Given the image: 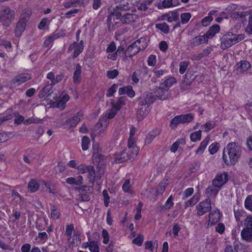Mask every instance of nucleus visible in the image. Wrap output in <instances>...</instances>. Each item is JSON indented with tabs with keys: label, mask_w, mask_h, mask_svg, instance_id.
<instances>
[{
	"label": "nucleus",
	"mask_w": 252,
	"mask_h": 252,
	"mask_svg": "<svg viewBox=\"0 0 252 252\" xmlns=\"http://www.w3.org/2000/svg\"><path fill=\"white\" fill-rule=\"evenodd\" d=\"M143 241V235L141 234H139L137 235L136 238H134L132 240V243L137 245L138 246H140L142 244Z\"/></svg>",
	"instance_id": "obj_52"
},
{
	"label": "nucleus",
	"mask_w": 252,
	"mask_h": 252,
	"mask_svg": "<svg viewBox=\"0 0 252 252\" xmlns=\"http://www.w3.org/2000/svg\"><path fill=\"white\" fill-rule=\"evenodd\" d=\"M208 39L204 34L203 35H198L189 40V44L191 47L199 46L208 42Z\"/></svg>",
	"instance_id": "obj_14"
},
{
	"label": "nucleus",
	"mask_w": 252,
	"mask_h": 252,
	"mask_svg": "<svg viewBox=\"0 0 252 252\" xmlns=\"http://www.w3.org/2000/svg\"><path fill=\"white\" fill-rule=\"evenodd\" d=\"M191 17L190 13L186 12L181 14V23L185 24L187 23Z\"/></svg>",
	"instance_id": "obj_50"
},
{
	"label": "nucleus",
	"mask_w": 252,
	"mask_h": 252,
	"mask_svg": "<svg viewBox=\"0 0 252 252\" xmlns=\"http://www.w3.org/2000/svg\"><path fill=\"white\" fill-rule=\"evenodd\" d=\"M129 160L134 159L138 155L139 149L137 146L127 147L124 150Z\"/></svg>",
	"instance_id": "obj_18"
},
{
	"label": "nucleus",
	"mask_w": 252,
	"mask_h": 252,
	"mask_svg": "<svg viewBox=\"0 0 252 252\" xmlns=\"http://www.w3.org/2000/svg\"><path fill=\"white\" fill-rule=\"evenodd\" d=\"M69 96L68 94H64L61 100L58 102L57 105L58 107L63 106L64 104L69 100Z\"/></svg>",
	"instance_id": "obj_53"
},
{
	"label": "nucleus",
	"mask_w": 252,
	"mask_h": 252,
	"mask_svg": "<svg viewBox=\"0 0 252 252\" xmlns=\"http://www.w3.org/2000/svg\"><path fill=\"white\" fill-rule=\"evenodd\" d=\"M199 195L195 194L190 199L185 202V208L193 206L199 200Z\"/></svg>",
	"instance_id": "obj_38"
},
{
	"label": "nucleus",
	"mask_w": 252,
	"mask_h": 252,
	"mask_svg": "<svg viewBox=\"0 0 252 252\" xmlns=\"http://www.w3.org/2000/svg\"><path fill=\"white\" fill-rule=\"evenodd\" d=\"M212 209L211 199L209 198L201 201L196 206V215L201 216L210 212Z\"/></svg>",
	"instance_id": "obj_7"
},
{
	"label": "nucleus",
	"mask_w": 252,
	"mask_h": 252,
	"mask_svg": "<svg viewBox=\"0 0 252 252\" xmlns=\"http://www.w3.org/2000/svg\"><path fill=\"white\" fill-rule=\"evenodd\" d=\"M126 98L124 96H121L119 98L118 101L116 103H112V105L113 108L116 109L117 111L120 110L123 105L125 104Z\"/></svg>",
	"instance_id": "obj_37"
},
{
	"label": "nucleus",
	"mask_w": 252,
	"mask_h": 252,
	"mask_svg": "<svg viewBox=\"0 0 252 252\" xmlns=\"http://www.w3.org/2000/svg\"><path fill=\"white\" fill-rule=\"evenodd\" d=\"M244 206L247 210L252 212V195L247 196L244 201Z\"/></svg>",
	"instance_id": "obj_43"
},
{
	"label": "nucleus",
	"mask_w": 252,
	"mask_h": 252,
	"mask_svg": "<svg viewBox=\"0 0 252 252\" xmlns=\"http://www.w3.org/2000/svg\"><path fill=\"white\" fill-rule=\"evenodd\" d=\"M53 85L52 84H48L44 87L40 91L38 94V96L39 98H42L45 96V95L49 92L52 89Z\"/></svg>",
	"instance_id": "obj_42"
},
{
	"label": "nucleus",
	"mask_w": 252,
	"mask_h": 252,
	"mask_svg": "<svg viewBox=\"0 0 252 252\" xmlns=\"http://www.w3.org/2000/svg\"><path fill=\"white\" fill-rule=\"evenodd\" d=\"M82 66L79 63L76 65L73 76V81L75 84H78L80 82V75L82 72Z\"/></svg>",
	"instance_id": "obj_23"
},
{
	"label": "nucleus",
	"mask_w": 252,
	"mask_h": 252,
	"mask_svg": "<svg viewBox=\"0 0 252 252\" xmlns=\"http://www.w3.org/2000/svg\"><path fill=\"white\" fill-rule=\"evenodd\" d=\"M216 122L214 121H208L205 124L201 126V128L205 132H208L216 126Z\"/></svg>",
	"instance_id": "obj_33"
},
{
	"label": "nucleus",
	"mask_w": 252,
	"mask_h": 252,
	"mask_svg": "<svg viewBox=\"0 0 252 252\" xmlns=\"http://www.w3.org/2000/svg\"><path fill=\"white\" fill-rule=\"evenodd\" d=\"M122 189L123 191L125 192H128L130 194H132L134 193V191L132 190L131 188L129 179L126 180L125 183L122 186Z\"/></svg>",
	"instance_id": "obj_40"
},
{
	"label": "nucleus",
	"mask_w": 252,
	"mask_h": 252,
	"mask_svg": "<svg viewBox=\"0 0 252 252\" xmlns=\"http://www.w3.org/2000/svg\"><path fill=\"white\" fill-rule=\"evenodd\" d=\"M154 98L151 94H147L144 96L143 99H142L139 103L141 105H145L149 107V105L153 103L154 101Z\"/></svg>",
	"instance_id": "obj_28"
},
{
	"label": "nucleus",
	"mask_w": 252,
	"mask_h": 252,
	"mask_svg": "<svg viewBox=\"0 0 252 252\" xmlns=\"http://www.w3.org/2000/svg\"><path fill=\"white\" fill-rule=\"evenodd\" d=\"M87 172L88 173V177L90 183L94 184L96 179L97 181L100 179V176H96L95 169L93 165H89Z\"/></svg>",
	"instance_id": "obj_17"
},
{
	"label": "nucleus",
	"mask_w": 252,
	"mask_h": 252,
	"mask_svg": "<svg viewBox=\"0 0 252 252\" xmlns=\"http://www.w3.org/2000/svg\"><path fill=\"white\" fill-rule=\"evenodd\" d=\"M83 4V0H67L63 3L66 8L72 7L81 6Z\"/></svg>",
	"instance_id": "obj_22"
},
{
	"label": "nucleus",
	"mask_w": 252,
	"mask_h": 252,
	"mask_svg": "<svg viewBox=\"0 0 252 252\" xmlns=\"http://www.w3.org/2000/svg\"><path fill=\"white\" fill-rule=\"evenodd\" d=\"M220 31V27L218 24H215L210 27L208 31L205 33L208 39L213 38L217 33Z\"/></svg>",
	"instance_id": "obj_20"
},
{
	"label": "nucleus",
	"mask_w": 252,
	"mask_h": 252,
	"mask_svg": "<svg viewBox=\"0 0 252 252\" xmlns=\"http://www.w3.org/2000/svg\"><path fill=\"white\" fill-rule=\"evenodd\" d=\"M147 46V37L143 36L129 45L125 52L126 57H132Z\"/></svg>",
	"instance_id": "obj_4"
},
{
	"label": "nucleus",
	"mask_w": 252,
	"mask_h": 252,
	"mask_svg": "<svg viewBox=\"0 0 252 252\" xmlns=\"http://www.w3.org/2000/svg\"><path fill=\"white\" fill-rule=\"evenodd\" d=\"M241 235L242 238L247 242L252 241V227L250 226H244V229L241 231Z\"/></svg>",
	"instance_id": "obj_15"
},
{
	"label": "nucleus",
	"mask_w": 252,
	"mask_h": 252,
	"mask_svg": "<svg viewBox=\"0 0 252 252\" xmlns=\"http://www.w3.org/2000/svg\"><path fill=\"white\" fill-rule=\"evenodd\" d=\"M118 89V85L117 84H113L107 91L106 96L108 97L113 96V94L117 91Z\"/></svg>",
	"instance_id": "obj_51"
},
{
	"label": "nucleus",
	"mask_w": 252,
	"mask_h": 252,
	"mask_svg": "<svg viewBox=\"0 0 252 252\" xmlns=\"http://www.w3.org/2000/svg\"><path fill=\"white\" fill-rule=\"evenodd\" d=\"M168 95V90L164 89V87L160 84L159 88L157 89L156 96L160 99H166Z\"/></svg>",
	"instance_id": "obj_24"
},
{
	"label": "nucleus",
	"mask_w": 252,
	"mask_h": 252,
	"mask_svg": "<svg viewBox=\"0 0 252 252\" xmlns=\"http://www.w3.org/2000/svg\"><path fill=\"white\" fill-rule=\"evenodd\" d=\"M43 184L44 185L45 187L48 190V192L50 193L55 194L57 193L56 189L55 188V186L51 183L49 182H45L43 181H41Z\"/></svg>",
	"instance_id": "obj_46"
},
{
	"label": "nucleus",
	"mask_w": 252,
	"mask_h": 252,
	"mask_svg": "<svg viewBox=\"0 0 252 252\" xmlns=\"http://www.w3.org/2000/svg\"><path fill=\"white\" fill-rule=\"evenodd\" d=\"M31 79V74L29 73H21L14 77L12 82L13 84L19 86Z\"/></svg>",
	"instance_id": "obj_12"
},
{
	"label": "nucleus",
	"mask_w": 252,
	"mask_h": 252,
	"mask_svg": "<svg viewBox=\"0 0 252 252\" xmlns=\"http://www.w3.org/2000/svg\"><path fill=\"white\" fill-rule=\"evenodd\" d=\"M89 248L91 252H99V248L96 241L89 242Z\"/></svg>",
	"instance_id": "obj_48"
},
{
	"label": "nucleus",
	"mask_w": 252,
	"mask_h": 252,
	"mask_svg": "<svg viewBox=\"0 0 252 252\" xmlns=\"http://www.w3.org/2000/svg\"><path fill=\"white\" fill-rule=\"evenodd\" d=\"M219 144L215 142L212 144L209 147V151L211 155L215 154L219 148Z\"/></svg>",
	"instance_id": "obj_55"
},
{
	"label": "nucleus",
	"mask_w": 252,
	"mask_h": 252,
	"mask_svg": "<svg viewBox=\"0 0 252 252\" xmlns=\"http://www.w3.org/2000/svg\"><path fill=\"white\" fill-rule=\"evenodd\" d=\"M219 190L218 188L213 184L209 186L206 189L205 192L208 196H216L218 193Z\"/></svg>",
	"instance_id": "obj_39"
},
{
	"label": "nucleus",
	"mask_w": 252,
	"mask_h": 252,
	"mask_svg": "<svg viewBox=\"0 0 252 252\" xmlns=\"http://www.w3.org/2000/svg\"><path fill=\"white\" fill-rule=\"evenodd\" d=\"M15 11L7 7L0 11V22L5 27H9L14 21Z\"/></svg>",
	"instance_id": "obj_5"
},
{
	"label": "nucleus",
	"mask_w": 252,
	"mask_h": 252,
	"mask_svg": "<svg viewBox=\"0 0 252 252\" xmlns=\"http://www.w3.org/2000/svg\"><path fill=\"white\" fill-rule=\"evenodd\" d=\"M74 49V52L72 54V58L75 59L77 58L78 55L82 52L84 49V42L81 40L79 43L77 42H74L71 44L68 48V51H71Z\"/></svg>",
	"instance_id": "obj_10"
},
{
	"label": "nucleus",
	"mask_w": 252,
	"mask_h": 252,
	"mask_svg": "<svg viewBox=\"0 0 252 252\" xmlns=\"http://www.w3.org/2000/svg\"><path fill=\"white\" fill-rule=\"evenodd\" d=\"M90 144V141L89 137L87 136H84L82 139V148L84 151L88 149L89 145Z\"/></svg>",
	"instance_id": "obj_49"
},
{
	"label": "nucleus",
	"mask_w": 252,
	"mask_h": 252,
	"mask_svg": "<svg viewBox=\"0 0 252 252\" xmlns=\"http://www.w3.org/2000/svg\"><path fill=\"white\" fill-rule=\"evenodd\" d=\"M74 229V226L72 224L67 225L65 229V234L68 237V240L71 239L72 231Z\"/></svg>",
	"instance_id": "obj_58"
},
{
	"label": "nucleus",
	"mask_w": 252,
	"mask_h": 252,
	"mask_svg": "<svg viewBox=\"0 0 252 252\" xmlns=\"http://www.w3.org/2000/svg\"><path fill=\"white\" fill-rule=\"evenodd\" d=\"M193 119V116L190 113L176 116L171 119L170 126L175 129L178 124L190 122Z\"/></svg>",
	"instance_id": "obj_6"
},
{
	"label": "nucleus",
	"mask_w": 252,
	"mask_h": 252,
	"mask_svg": "<svg viewBox=\"0 0 252 252\" xmlns=\"http://www.w3.org/2000/svg\"><path fill=\"white\" fill-rule=\"evenodd\" d=\"M202 131L201 130L193 132L190 135V140L193 142H196L200 140Z\"/></svg>",
	"instance_id": "obj_45"
},
{
	"label": "nucleus",
	"mask_w": 252,
	"mask_h": 252,
	"mask_svg": "<svg viewBox=\"0 0 252 252\" xmlns=\"http://www.w3.org/2000/svg\"><path fill=\"white\" fill-rule=\"evenodd\" d=\"M216 13V11L212 10L210 11L208 16L203 18L201 20V24L203 27H206L213 21L212 15Z\"/></svg>",
	"instance_id": "obj_34"
},
{
	"label": "nucleus",
	"mask_w": 252,
	"mask_h": 252,
	"mask_svg": "<svg viewBox=\"0 0 252 252\" xmlns=\"http://www.w3.org/2000/svg\"><path fill=\"white\" fill-rule=\"evenodd\" d=\"M88 167L89 165H87L86 164H81L78 165L76 167V169H77L78 173L84 174L87 173Z\"/></svg>",
	"instance_id": "obj_56"
},
{
	"label": "nucleus",
	"mask_w": 252,
	"mask_h": 252,
	"mask_svg": "<svg viewBox=\"0 0 252 252\" xmlns=\"http://www.w3.org/2000/svg\"><path fill=\"white\" fill-rule=\"evenodd\" d=\"M181 228L178 223H174L172 227V233L174 234V238L178 237V232L181 230Z\"/></svg>",
	"instance_id": "obj_60"
},
{
	"label": "nucleus",
	"mask_w": 252,
	"mask_h": 252,
	"mask_svg": "<svg viewBox=\"0 0 252 252\" xmlns=\"http://www.w3.org/2000/svg\"><path fill=\"white\" fill-rule=\"evenodd\" d=\"M118 111L112 107L111 109L106 111L101 117L106 118V121L109 122V119L113 118L117 114Z\"/></svg>",
	"instance_id": "obj_31"
},
{
	"label": "nucleus",
	"mask_w": 252,
	"mask_h": 252,
	"mask_svg": "<svg viewBox=\"0 0 252 252\" xmlns=\"http://www.w3.org/2000/svg\"><path fill=\"white\" fill-rule=\"evenodd\" d=\"M176 83V80L175 77H170L160 83L161 86L164 87V89L168 90L174 84Z\"/></svg>",
	"instance_id": "obj_27"
},
{
	"label": "nucleus",
	"mask_w": 252,
	"mask_h": 252,
	"mask_svg": "<svg viewBox=\"0 0 252 252\" xmlns=\"http://www.w3.org/2000/svg\"><path fill=\"white\" fill-rule=\"evenodd\" d=\"M30 15L29 13L26 12L23 13L20 17L18 22H21V23L24 24L26 25L27 22L29 20Z\"/></svg>",
	"instance_id": "obj_54"
},
{
	"label": "nucleus",
	"mask_w": 252,
	"mask_h": 252,
	"mask_svg": "<svg viewBox=\"0 0 252 252\" xmlns=\"http://www.w3.org/2000/svg\"><path fill=\"white\" fill-rule=\"evenodd\" d=\"M119 9L121 11H126L129 8V3L127 1H124L121 2L118 5H116Z\"/></svg>",
	"instance_id": "obj_57"
},
{
	"label": "nucleus",
	"mask_w": 252,
	"mask_h": 252,
	"mask_svg": "<svg viewBox=\"0 0 252 252\" xmlns=\"http://www.w3.org/2000/svg\"><path fill=\"white\" fill-rule=\"evenodd\" d=\"M210 140V137L207 136L200 143L199 147L196 151V154H200L203 153Z\"/></svg>",
	"instance_id": "obj_30"
},
{
	"label": "nucleus",
	"mask_w": 252,
	"mask_h": 252,
	"mask_svg": "<svg viewBox=\"0 0 252 252\" xmlns=\"http://www.w3.org/2000/svg\"><path fill=\"white\" fill-rule=\"evenodd\" d=\"M109 121H106V118L100 116L99 122L95 125L94 131L96 133L100 134L108 126Z\"/></svg>",
	"instance_id": "obj_13"
},
{
	"label": "nucleus",
	"mask_w": 252,
	"mask_h": 252,
	"mask_svg": "<svg viewBox=\"0 0 252 252\" xmlns=\"http://www.w3.org/2000/svg\"><path fill=\"white\" fill-rule=\"evenodd\" d=\"M108 13L107 26L109 31H113L121 26V11L116 6H110L108 8Z\"/></svg>",
	"instance_id": "obj_2"
},
{
	"label": "nucleus",
	"mask_w": 252,
	"mask_h": 252,
	"mask_svg": "<svg viewBox=\"0 0 252 252\" xmlns=\"http://www.w3.org/2000/svg\"><path fill=\"white\" fill-rule=\"evenodd\" d=\"M83 178L81 175H79L76 178L69 177L66 178V182L70 185H80L83 183Z\"/></svg>",
	"instance_id": "obj_26"
},
{
	"label": "nucleus",
	"mask_w": 252,
	"mask_h": 252,
	"mask_svg": "<svg viewBox=\"0 0 252 252\" xmlns=\"http://www.w3.org/2000/svg\"><path fill=\"white\" fill-rule=\"evenodd\" d=\"M26 26V25L21 23V22H18L15 29V33L16 36L20 37L22 34Z\"/></svg>",
	"instance_id": "obj_35"
},
{
	"label": "nucleus",
	"mask_w": 252,
	"mask_h": 252,
	"mask_svg": "<svg viewBox=\"0 0 252 252\" xmlns=\"http://www.w3.org/2000/svg\"><path fill=\"white\" fill-rule=\"evenodd\" d=\"M16 114L11 110H7L3 116L0 117V125L3 122L12 119Z\"/></svg>",
	"instance_id": "obj_32"
},
{
	"label": "nucleus",
	"mask_w": 252,
	"mask_h": 252,
	"mask_svg": "<svg viewBox=\"0 0 252 252\" xmlns=\"http://www.w3.org/2000/svg\"><path fill=\"white\" fill-rule=\"evenodd\" d=\"M39 187V183L35 179H32L28 184V188L31 192L36 191Z\"/></svg>",
	"instance_id": "obj_29"
},
{
	"label": "nucleus",
	"mask_w": 252,
	"mask_h": 252,
	"mask_svg": "<svg viewBox=\"0 0 252 252\" xmlns=\"http://www.w3.org/2000/svg\"><path fill=\"white\" fill-rule=\"evenodd\" d=\"M174 205V202H173V197L172 195L170 196L166 200L165 204L162 206V209L169 210Z\"/></svg>",
	"instance_id": "obj_47"
},
{
	"label": "nucleus",
	"mask_w": 252,
	"mask_h": 252,
	"mask_svg": "<svg viewBox=\"0 0 252 252\" xmlns=\"http://www.w3.org/2000/svg\"><path fill=\"white\" fill-rule=\"evenodd\" d=\"M83 115V114L82 112H79L74 117L67 120L63 124V125L66 126L68 128L75 126L80 121Z\"/></svg>",
	"instance_id": "obj_11"
},
{
	"label": "nucleus",
	"mask_w": 252,
	"mask_h": 252,
	"mask_svg": "<svg viewBox=\"0 0 252 252\" xmlns=\"http://www.w3.org/2000/svg\"><path fill=\"white\" fill-rule=\"evenodd\" d=\"M148 64L149 66H153L156 63V56L154 55H151L148 59Z\"/></svg>",
	"instance_id": "obj_64"
},
{
	"label": "nucleus",
	"mask_w": 252,
	"mask_h": 252,
	"mask_svg": "<svg viewBox=\"0 0 252 252\" xmlns=\"http://www.w3.org/2000/svg\"><path fill=\"white\" fill-rule=\"evenodd\" d=\"M162 5L164 8H169L176 5L174 3L173 0H163Z\"/></svg>",
	"instance_id": "obj_61"
},
{
	"label": "nucleus",
	"mask_w": 252,
	"mask_h": 252,
	"mask_svg": "<svg viewBox=\"0 0 252 252\" xmlns=\"http://www.w3.org/2000/svg\"><path fill=\"white\" fill-rule=\"evenodd\" d=\"M189 65V63L186 61L182 62L180 63L179 66V72L181 74L185 73L187 68Z\"/></svg>",
	"instance_id": "obj_59"
},
{
	"label": "nucleus",
	"mask_w": 252,
	"mask_h": 252,
	"mask_svg": "<svg viewBox=\"0 0 252 252\" xmlns=\"http://www.w3.org/2000/svg\"><path fill=\"white\" fill-rule=\"evenodd\" d=\"M148 108L147 106L141 105L140 103H139L137 111V118L138 121L142 120L148 113Z\"/></svg>",
	"instance_id": "obj_19"
},
{
	"label": "nucleus",
	"mask_w": 252,
	"mask_h": 252,
	"mask_svg": "<svg viewBox=\"0 0 252 252\" xmlns=\"http://www.w3.org/2000/svg\"><path fill=\"white\" fill-rule=\"evenodd\" d=\"M156 28L165 34L168 33L169 32V26L165 22H163L156 24Z\"/></svg>",
	"instance_id": "obj_41"
},
{
	"label": "nucleus",
	"mask_w": 252,
	"mask_h": 252,
	"mask_svg": "<svg viewBox=\"0 0 252 252\" xmlns=\"http://www.w3.org/2000/svg\"><path fill=\"white\" fill-rule=\"evenodd\" d=\"M194 191V189L192 188H189L187 189L184 192L183 194V198L184 199L188 198L192 194Z\"/></svg>",
	"instance_id": "obj_63"
},
{
	"label": "nucleus",
	"mask_w": 252,
	"mask_h": 252,
	"mask_svg": "<svg viewBox=\"0 0 252 252\" xmlns=\"http://www.w3.org/2000/svg\"><path fill=\"white\" fill-rule=\"evenodd\" d=\"M60 213L57 208L52 205L51 207V218L53 220H58L60 218Z\"/></svg>",
	"instance_id": "obj_44"
},
{
	"label": "nucleus",
	"mask_w": 252,
	"mask_h": 252,
	"mask_svg": "<svg viewBox=\"0 0 252 252\" xmlns=\"http://www.w3.org/2000/svg\"><path fill=\"white\" fill-rule=\"evenodd\" d=\"M244 38L243 34H236L228 32L220 38V47L222 50H225L243 40Z\"/></svg>",
	"instance_id": "obj_3"
},
{
	"label": "nucleus",
	"mask_w": 252,
	"mask_h": 252,
	"mask_svg": "<svg viewBox=\"0 0 252 252\" xmlns=\"http://www.w3.org/2000/svg\"><path fill=\"white\" fill-rule=\"evenodd\" d=\"M242 153L240 146L235 142L229 143L224 148L222 158L227 165H234L240 158Z\"/></svg>",
	"instance_id": "obj_1"
},
{
	"label": "nucleus",
	"mask_w": 252,
	"mask_h": 252,
	"mask_svg": "<svg viewBox=\"0 0 252 252\" xmlns=\"http://www.w3.org/2000/svg\"><path fill=\"white\" fill-rule=\"evenodd\" d=\"M220 215L219 209L211 210L208 215V220L206 222V228L209 226H212L214 224L219 222L220 220Z\"/></svg>",
	"instance_id": "obj_9"
},
{
	"label": "nucleus",
	"mask_w": 252,
	"mask_h": 252,
	"mask_svg": "<svg viewBox=\"0 0 252 252\" xmlns=\"http://www.w3.org/2000/svg\"><path fill=\"white\" fill-rule=\"evenodd\" d=\"M233 211L237 221L240 220L246 213V212L242 208H240L238 207L237 208L234 207Z\"/></svg>",
	"instance_id": "obj_36"
},
{
	"label": "nucleus",
	"mask_w": 252,
	"mask_h": 252,
	"mask_svg": "<svg viewBox=\"0 0 252 252\" xmlns=\"http://www.w3.org/2000/svg\"><path fill=\"white\" fill-rule=\"evenodd\" d=\"M119 74V71L117 69L109 70L107 72L106 76L109 79H114Z\"/></svg>",
	"instance_id": "obj_62"
},
{
	"label": "nucleus",
	"mask_w": 252,
	"mask_h": 252,
	"mask_svg": "<svg viewBox=\"0 0 252 252\" xmlns=\"http://www.w3.org/2000/svg\"><path fill=\"white\" fill-rule=\"evenodd\" d=\"M237 65L238 71L240 72L246 71L251 67L250 63L246 60L241 61L237 63Z\"/></svg>",
	"instance_id": "obj_25"
},
{
	"label": "nucleus",
	"mask_w": 252,
	"mask_h": 252,
	"mask_svg": "<svg viewBox=\"0 0 252 252\" xmlns=\"http://www.w3.org/2000/svg\"><path fill=\"white\" fill-rule=\"evenodd\" d=\"M228 181L227 173L224 172L218 174L212 181V184L218 189L221 188Z\"/></svg>",
	"instance_id": "obj_8"
},
{
	"label": "nucleus",
	"mask_w": 252,
	"mask_h": 252,
	"mask_svg": "<svg viewBox=\"0 0 252 252\" xmlns=\"http://www.w3.org/2000/svg\"><path fill=\"white\" fill-rule=\"evenodd\" d=\"M114 163H120L129 160L126 153L123 150L120 153H117L114 156Z\"/></svg>",
	"instance_id": "obj_21"
},
{
	"label": "nucleus",
	"mask_w": 252,
	"mask_h": 252,
	"mask_svg": "<svg viewBox=\"0 0 252 252\" xmlns=\"http://www.w3.org/2000/svg\"><path fill=\"white\" fill-rule=\"evenodd\" d=\"M137 18V16L132 13H127L122 16L120 19L121 24L122 23L130 24L134 22Z\"/></svg>",
	"instance_id": "obj_16"
}]
</instances>
